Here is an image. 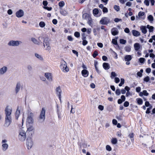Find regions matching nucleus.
I'll use <instances>...</instances> for the list:
<instances>
[{"label":"nucleus","instance_id":"603ef678","mask_svg":"<svg viewBox=\"0 0 155 155\" xmlns=\"http://www.w3.org/2000/svg\"><path fill=\"white\" fill-rule=\"evenodd\" d=\"M98 54L97 52L96 51H95L94 52L92 56L94 58H95Z\"/></svg>","mask_w":155,"mask_h":155},{"label":"nucleus","instance_id":"7ed1b4c3","mask_svg":"<svg viewBox=\"0 0 155 155\" xmlns=\"http://www.w3.org/2000/svg\"><path fill=\"white\" fill-rule=\"evenodd\" d=\"M22 43V42L20 41L11 40L8 43V45L10 46L17 47Z\"/></svg>","mask_w":155,"mask_h":155},{"label":"nucleus","instance_id":"5fc2aeb1","mask_svg":"<svg viewBox=\"0 0 155 155\" xmlns=\"http://www.w3.org/2000/svg\"><path fill=\"white\" fill-rule=\"evenodd\" d=\"M83 45L84 46L86 45L87 44V40H85V39H83Z\"/></svg>","mask_w":155,"mask_h":155},{"label":"nucleus","instance_id":"393cba45","mask_svg":"<svg viewBox=\"0 0 155 155\" xmlns=\"http://www.w3.org/2000/svg\"><path fill=\"white\" fill-rule=\"evenodd\" d=\"M103 66L104 69L105 70H107L110 68V66L109 64L107 63H104L103 64Z\"/></svg>","mask_w":155,"mask_h":155},{"label":"nucleus","instance_id":"4468645a","mask_svg":"<svg viewBox=\"0 0 155 155\" xmlns=\"http://www.w3.org/2000/svg\"><path fill=\"white\" fill-rule=\"evenodd\" d=\"M55 90L56 94L58 96L59 98L60 99V100H61V94L62 92L61 90V87L60 86L57 87L56 88Z\"/></svg>","mask_w":155,"mask_h":155},{"label":"nucleus","instance_id":"cd10ccee","mask_svg":"<svg viewBox=\"0 0 155 155\" xmlns=\"http://www.w3.org/2000/svg\"><path fill=\"white\" fill-rule=\"evenodd\" d=\"M132 57L130 55H126L124 57V60L125 61H129L132 59Z\"/></svg>","mask_w":155,"mask_h":155},{"label":"nucleus","instance_id":"a18cd8bd","mask_svg":"<svg viewBox=\"0 0 155 155\" xmlns=\"http://www.w3.org/2000/svg\"><path fill=\"white\" fill-rule=\"evenodd\" d=\"M116 76V73L114 72H112L111 73L110 77L111 78H113L114 77Z\"/></svg>","mask_w":155,"mask_h":155},{"label":"nucleus","instance_id":"9b49d317","mask_svg":"<svg viewBox=\"0 0 155 155\" xmlns=\"http://www.w3.org/2000/svg\"><path fill=\"white\" fill-rule=\"evenodd\" d=\"M45 76L49 81L51 82L53 81L52 74L49 72H46L45 73Z\"/></svg>","mask_w":155,"mask_h":155},{"label":"nucleus","instance_id":"e2e57ef3","mask_svg":"<svg viewBox=\"0 0 155 155\" xmlns=\"http://www.w3.org/2000/svg\"><path fill=\"white\" fill-rule=\"evenodd\" d=\"M143 95L146 96H147L149 94L147 92V91L146 90H144L143 91Z\"/></svg>","mask_w":155,"mask_h":155},{"label":"nucleus","instance_id":"4d7b16f0","mask_svg":"<svg viewBox=\"0 0 155 155\" xmlns=\"http://www.w3.org/2000/svg\"><path fill=\"white\" fill-rule=\"evenodd\" d=\"M152 107L151 106L150 107L148 108L147 109V110L146 111V114H149L150 113V110L152 108Z\"/></svg>","mask_w":155,"mask_h":155},{"label":"nucleus","instance_id":"5701e85b","mask_svg":"<svg viewBox=\"0 0 155 155\" xmlns=\"http://www.w3.org/2000/svg\"><path fill=\"white\" fill-rule=\"evenodd\" d=\"M140 29L141 31V32L144 34H146L147 31L146 27L145 26H141L140 27Z\"/></svg>","mask_w":155,"mask_h":155},{"label":"nucleus","instance_id":"37998d69","mask_svg":"<svg viewBox=\"0 0 155 155\" xmlns=\"http://www.w3.org/2000/svg\"><path fill=\"white\" fill-rule=\"evenodd\" d=\"M127 42L126 40L124 39H120V44H125Z\"/></svg>","mask_w":155,"mask_h":155},{"label":"nucleus","instance_id":"f704fd0d","mask_svg":"<svg viewBox=\"0 0 155 155\" xmlns=\"http://www.w3.org/2000/svg\"><path fill=\"white\" fill-rule=\"evenodd\" d=\"M148 20L152 22L153 20V17L151 15H149L147 17Z\"/></svg>","mask_w":155,"mask_h":155},{"label":"nucleus","instance_id":"20e7f679","mask_svg":"<svg viewBox=\"0 0 155 155\" xmlns=\"http://www.w3.org/2000/svg\"><path fill=\"white\" fill-rule=\"evenodd\" d=\"M34 116V114L31 112H29L28 114V117L26 120V124H33V117Z\"/></svg>","mask_w":155,"mask_h":155},{"label":"nucleus","instance_id":"ea45409f","mask_svg":"<svg viewBox=\"0 0 155 155\" xmlns=\"http://www.w3.org/2000/svg\"><path fill=\"white\" fill-rule=\"evenodd\" d=\"M15 117L16 119H18L19 114H20V111L19 110H18V109L15 112Z\"/></svg>","mask_w":155,"mask_h":155},{"label":"nucleus","instance_id":"0e129e2a","mask_svg":"<svg viewBox=\"0 0 155 155\" xmlns=\"http://www.w3.org/2000/svg\"><path fill=\"white\" fill-rule=\"evenodd\" d=\"M124 32L127 33H129L130 32L129 29L127 28H126L124 30Z\"/></svg>","mask_w":155,"mask_h":155},{"label":"nucleus","instance_id":"052dcab7","mask_svg":"<svg viewBox=\"0 0 155 155\" xmlns=\"http://www.w3.org/2000/svg\"><path fill=\"white\" fill-rule=\"evenodd\" d=\"M43 38L42 37L40 36L38 38V40L39 42V45L42 43L41 40H42Z\"/></svg>","mask_w":155,"mask_h":155},{"label":"nucleus","instance_id":"39448f33","mask_svg":"<svg viewBox=\"0 0 155 155\" xmlns=\"http://www.w3.org/2000/svg\"><path fill=\"white\" fill-rule=\"evenodd\" d=\"M100 23L102 25H107L110 22V19L107 17L102 18L99 21Z\"/></svg>","mask_w":155,"mask_h":155},{"label":"nucleus","instance_id":"72a5a7b5","mask_svg":"<svg viewBox=\"0 0 155 155\" xmlns=\"http://www.w3.org/2000/svg\"><path fill=\"white\" fill-rule=\"evenodd\" d=\"M35 56L38 59L40 60H43V58L41 55L37 54L35 53Z\"/></svg>","mask_w":155,"mask_h":155},{"label":"nucleus","instance_id":"2f4dec72","mask_svg":"<svg viewBox=\"0 0 155 155\" xmlns=\"http://www.w3.org/2000/svg\"><path fill=\"white\" fill-rule=\"evenodd\" d=\"M31 41L35 44L39 45V41H38L36 38H32L31 39Z\"/></svg>","mask_w":155,"mask_h":155},{"label":"nucleus","instance_id":"473e14b6","mask_svg":"<svg viewBox=\"0 0 155 155\" xmlns=\"http://www.w3.org/2000/svg\"><path fill=\"white\" fill-rule=\"evenodd\" d=\"M137 101V104L139 105H141L143 104V101L142 99L140 98H137L136 99Z\"/></svg>","mask_w":155,"mask_h":155},{"label":"nucleus","instance_id":"de8ad7c7","mask_svg":"<svg viewBox=\"0 0 155 155\" xmlns=\"http://www.w3.org/2000/svg\"><path fill=\"white\" fill-rule=\"evenodd\" d=\"M106 149L108 151H110L112 150L111 147L109 145H107L106 146Z\"/></svg>","mask_w":155,"mask_h":155},{"label":"nucleus","instance_id":"bf43d9fd","mask_svg":"<svg viewBox=\"0 0 155 155\" xmlns=\"http://www.w3.org/2000/svg\"><path fill=\"white\" fill-rule=\"evenodd\" d=\"M114 21L116 22H118L119 21H122L121 19H119L117 18H116L114 19Z\"/></svg>","mask_w":155,"mask_h":155},{"label":"nucleus","instance_id":"58836bf2","mask_svg":"<svg viewBox=\"0 0 155 155\" xmlns=\"http://www.w3.org/2000/svg\"><path fill=\"white\" fill-rule=\"evenodd\" d=\"M39 25L41 27L43 28L45 26V24L44 21H41L39 23Z\"/></svg>","mask_w":155,"mask_h":155},{"label":"nucleus","instance_id":"864d4df0","mask_svg":"<svg viewBox=\"0 0 155 155\" xmlns=\"http://www.w3.org/2000/svg\"><path fill=\"white\" fill-rule=\"evenodd\" d=\"M102 11L104 13H107L108 12V10L107 8L104 7L103 8Z\"/></svg>","mask_w":155,"mask_h":155},{"label":"nucleus","instance_id":"69168bd1","mask_svg":"<svg viewBox=\"0 0 155 155\" xmlns=\"http://www.w3.org/2000/svg\"><path fill=\"white\" fill-rule=\"evenodd\" d=\"M43 8L44 9H47L48 11H51L52 10V8L51 7H45V6Z\"/></svg>","mask_w":155,"mask_h":155},{"label":"nucleus","instance_id":"8fccbe9b","mask_svg":"<svg viewBox=\"0 0 155 155\" xmlns=\"http://www.w3.org/2000/svg\"><path fill=\"white\" fill-rule=\"evenodd\" d=\"M150 80V78L149 76H147L143 79V81L146 82H148Z\"/></svg>","mask_w":155,"mask_h":155},{"label":"nucleus","instance_id":"412c9836","mask_svg":"<svg viewBox=\"0 0 155 155\" xmlns=\"http://www.w3.org/2000/svg\"><path fill=\"white\" fill-rule=\"evenodd\" d=\"M26 125L27 127V132L33 131L34 128L32 126H30L29 124H26Z\"/></svg>","mask_w":155,"mask_h":155},{"label":"nucleus","instance_id":"f257e3e1","mask_svg":"<svg viewBox=\"0 0 155 155\" xmlns=\"http://www.w3.org/2000/svg\"><path fill=\"white\" fill-rule=\"evenodd\" d=\"M60 67L64 72H68L69 71V68L67 66L66 62L64 60L61 61Z\"/></svg>","mask_w":155,"mask_h":155},{"label":"nucleus","instance_id":"9d476101","mask_svg":"<svg viewBox=\"0 0 155 155\" xmlns=\"http://www.w3.org/2000/svg\"><path fill=\"white\" fill-rule=\"evenodd\" d=\"M5 126L6 127H8L12 122L11 117H5Z\"/></svg>","mask_w":155,"mask_h":155},{"label":"nucleus","instance_id":"aec40b11","mask_svg":"<svg viewBox=\"0 0 155 155\" xmlns=\"http://www.w3.org/2000/svg\"><path fill=\"white\" fill-rule=\"evenodd\" d=\"M81 74L83 76L85 77H87L88 75L89 72L87 70L84 69L82 70Z\"/></svg>","mask_w":155,"mask_h":155},{"label":"nucleus","instance_id":"6e6d98bb","mask_svg":"<svg viewBox=\"0 0 155 155\" xmlns=\"http://www.w3.org/2000/svg\"><path fill=\"white\" fill-rule=\"evenodd\" d=\"M129 102L127 101H126L124 103V107H127L129 106Z\"/></svg>","mask_w":155,"mask_h":155},{"label":"nucleus","instance_id":"423d86ee","mask_svg":"<svg viewBox=\"0 0 155 155\" xmlns=\"http://www.w3.org/2000/svg\"><path fill=\"white\" fill-rule=\"evenodd\" d=\"M45 110L44 108H43L40 112V114L39 116V118L41 122L44 121L45 118Z\"/></svg>","mask_w":155,"mask_h":155},{"label":"nucleus","instance_id":"b1692460","mask_svg":"<svg viewBox=\"0 0 155 155\" xmlns=\"http://www.w3.org/2000/svg\"><path fill=\"white\" fill-rule=\"evenodd\" d=\"M132 32L133 35L136 37H138L140 35V32L135 30H133Z\"/></svg>","mask_w":155,"mask_h":155},{"label":"nucleus","instance_id":"c03bdc74","mask_svg":"<svg viewBox=\"0 0 155 155\" xmlns=\"http://www.w3.org/2000/svg\"><path fill=\"white\" fill-rule=\"evenodd\" d=\"M74 35L75 37L78 38L80 36V34L79 32L76 31L74 33Z\"/></svg>","mask_w":155,"mask_h":155},{"label":"nucleus","instance_id":"dca6fc26","mask_svg":"<svg viewBox=\"0 0 155 155\" xmlns=\"http://www.w3.org/2000/svg\"><path fill=\"white\" fill-rule=\"evenodd\" d=\"M7 70V68L6 66H4L0 68V75H2L6 73Z\"/></svg>","mask_w":155,"mask_h":155},{"label":"nucleus","instance_id":"0eeeda50","mask_svg":"<svg viewBox=\"0 0 155 155\" xmlns=\"http://www.w3.org/2000/svg\"><path fill=\"white\" fill-rule=\"evenodd\" d=\"M5 117H11V114L12 112V108L9 106H7L5 110Z\"/></svg>","mask_w":155,"mask_h":155},{"label":"nucleus","instance_id":"a19ab883","mask_svg":"<svg viewBox=\"0 0 155 155\" xmlns=\"http://www.w3.org/2000/svg\"><path fill=\"white\" fill-rule=\"evenodd\" d=\"M112 42L113 44L118 46L117 40L114 39H112Z\"/></svg>","mask_w":155,"mask_h":155},{"label":"nucleus","instance_id":"338daca9","mask_svg":"<svg viewBox=\"0 0 155 155\" xmlns=\"http://www.w3.org/2000/svg\"><path fill=\"white\" fill-rule=\"evenodd\" d=\"M52 22L54 24L56 25L58 21L56 19H54L52 20Z\"/></svg>","mask_w":155,"mask_h":155},{"label":"nucleus","instance_id":"ddd939ff","mask_svg":"<svg viewBox=\"0 0 155 155\" xmlns=\"http://www.w3.org/2000/svg\"><path fill=\"white\" fill-rule=\"evenodd\" d=\"M24 15V12L22 10L20 9L15 13V15L18 18L22 17Z\"/></svg>","mask_w":155,"mask_h":155},{"label":"nucleus","instance_id":"49530a36","mask_svg":"<svg viewBox=\"0 0 155 155\" xmlns=\"http://www.w3.org/2000/svg\"><path fill=\"white\" fill-rule=\"evenodd\" d=\"M114 9L117 12L119 11L120 10L119 7L117 5H115L114 6Z\"/></svg>","mask_w":155,"mask_h":155},{"label":"nucleus","instance_id":"7c9ffc66","mask_svg":"<svg viewBox=\"0 0 155 155\" xmlns=\"http://www.w3.org/2000/svg\"><path fill=\"white\" fill-rule=\"evenodd\" d=\"M87 23L90 26H92L93 25V20L91 17L87 19Z\"/></svg>","mask_w":155,"mask_h":155},{"label":"nucleus","instance_id":"6e6552de","mask_svg":"<svg viewBox=\"0 0 155 155\" xmlns=\"http://www.w3.org/2000/svg\"><path fill=\"white\" fill-rule=\"evenodd\" d=\"M18 138L20 140L24 141L26 138V134L24 131L21 130L20 131L18 136Z\"/></svg>","mask_w":155,"mask_h":155},{"label":"nucleus","instance_id":"a211bd4d","mask_svg":"<svg viewBox=\"0 0 155 155\" xmlns=\"http://www.w3.org/2000/svg\"><path fill=\"white\" fill-rule=\"evenodd\" d=\"M126 98L125 96L124 95H121V99H118L117 103L118 104H121L125 100Z\"/></svg>","mask_w":155,"mask_h":155},{"label":"nucleus","instance_id":"13d9d810","mask_svg":"<svg viewBox=\"0 0 155 155\" xmlns=\"http://www.w3.org/2000/svg\"><path fill=\"white\" fill-rule=\"evenodd\" d=\"M144 3L147 6H148L149 5V2L148 0H145L144 2Z\"/></svg>","mask_w":155,"mask_h":155},{"label":"nucleus","instance_id":"79ce46f5","mask_svg":"<svg viewBox=\"0 0 155 155\" xmlns=\"http://www.w3.org/2000/svg\"><path fill=\"white\" fill-rule=\"evenodd\" d=\"M120 80V82L119 84V86L120 87L121 86L124 84V79L121 78Z\"/></svg>","mask_w":155,"mask_h":155},{"label":"nucleus","instance_id":"a878e982","mask_svg":"<svg viewBox=\"0 0 155 155\" xmlns=\"http://www.w3.org/2000/svg\"><path fill=\"white\" fill-rule=\"evenodd\" d=\"M99 10L97 8H94L93 10V13L94 15L96 17H98L100 16V15L98 16L97 15L99 13Z\"/></svg>","mask_w":155,"mask_h":155},{"label":"nucleus","instance_id":"774afa93","mask_svg":"<svg viewBox=\"0 0 155 155\" xmlns=\"http://www.w3.org/2000/svg\"><path fill=\"white\" fill-rule=\"evenodd\" d=\"M151 69L150 68H147L146 70V71L147 73H149L151 72Z\"/></svg>","mask_w":155,"mask_h":155},{"label":"nucleus","instance_id":"f3484780","mask_svg":"<svg viewBox=\"0 0 155 155\" xmlns=\"http://www.w3.org/2000/svg\"><path fill=\"white\" fill-rule=\"evenodd\" d=\"M138 16L139 18L142 19H144L145 18V15L144 12H140L138 14Z\"/></svg>","mask_w":155,"mask_h":155},{"label":"nucleus","instance_id":"680f3d73","mask_svg":"<svg viewBox=\"0 0 155 155\" xmlns=\"http://www.w3.org/2000/svg\"><path fill=\"white\" fill-rule=\"evenodd\" d=\"M98 108L101 110H104V107L101 105H99L98 107Z\"/></svg>","mask_w":155,"mask_h":155},{"label":"nucleus","instance_id":"f03ea898","mask_svg":"<svg viewBox=\"0 0 155 155\" xmlns=\"http://www.w3.org/2000/svg\"><path fill=\"white\" fill-rule=\"evenodd\" d=\"M43 45L44 47L45 48L46 50L48 51L50 50L51 47L48 38H44Z\"/></svg>","mask_w":155,"mask_h":155},{"label":"nucleus","instance_id":"6ab92c4d","mask_svg":"<svg viewBox=\"0 0 155 155\" xmlns=\"http://www.w3.org/2000/svg\"><path fill=\"white\" fill-rule=\"evenodd\" d=\"M61 14L64 16H66L68 15V12L64 9H61L60 10Z\"/></svg>","mask_w":155,"mask_h":155},{"label":"nucleus","instance_id":"3c124183","mask_svg":"<svg viewBox=\"0 0 155 155\" xmlns=\"http://www.w3.org/2000/svg\"><path fill=\"white\" fill-rule=\"evenodd\" d=\"M139 61L141 63H143L145 61V59L144 58H141L139 59Z\"/></svg>","mask_w":155,"mask_h":155},{"label":"nucleus","instance_id":"c85d7f7f","mask_svg":"<svg viewBox=\"0 0 155 155\" xmlns=\"http://www.w3.org/2000/svg\"><path fill=\"white\" fill-rule=\"evenodd\" d=\"M2 149L3 151H5L7 149L8 147V145L7 143H3L2 145Z\"/></svg>","mask_w":155,"mask_h":155},{"label":"nucleus","instance_id":"bb28decb","mask_svg":"<svg viewBox=\"0 0 155 155\" xmlns=\"http://www.w3.org/2000/svg\"><path fill=\"white\" fill-rule=\"evenodd\" d=\"M91 17L90 15L87 13H84L82 15V18L84 19L87 20Z\"/></svg>","mask_w":155,"mask_h":155},{"label":"nucleus","instance_id":"2eb2a0df","mask_svg":"<svg viewBox=\"0 0 155 155\" xmlns=\"http://www.w3.org/2000/svg\"><path fill=\"white\" fill-rule=\"evenodd\" d=\"M111 32L112 34L114 35L115 36L118 34L119 31L116 28H113L111 29Z\"/></svg>","mask_w":155,"mask_h":155},{"label":"nucleus","instance_id":"c756f323","mask_svg":"<svg viewBox=\"0 0 155 155\" xmlns=\"http://www.w3.org/2000/svg\"><path fill=\"white\" fill-rule=\"evenodd\" d=\"M147 28L149 29V32H152L153 31L154 27L153 26H150L149 25H147Z\"/></svg>","mask_w":155,"mask_h":155},{"label":"nucleus","instance_id":"e433bc0d","mask_svg":"<svg viewBox=\"0 0 155 155\" xmlns=\"http://www.w3.org/2000/svg\"><path fill=\"white\" fill-rule=\"evenodd\" d=\"M65 5V3L63 1H61L58 3V5L60 8L63 7Z\"/></svg>","mask_w":155,"mask_h":155},{"label":"nucleus","instance_id":"f8f14e48","mask_svg":"<svg viewBox=\"0 0 155 155\" xmlns=\"http://www.w3.org/2000/svg\"><path fill=\"white\" fill-rule=\"evenodd\" d=\"M22 87V85L20 82H18L16 84L15 89V92L17 94L21 88Z\"/></svg>","mask_w":155,"mask_h":155},{"label":"nucleus","instance_id":"c9c22d12","mask_svg":"<svg viewBox=\"0 0 155 155\" xmlns=\"http://www.w3.org/2000/svg\"><path fill=\"white\" fill-rule=\"evenodd\" d=\"M124 49L126 51L129 52L131 50V47L130 46H126L124 48Z\"/></svg>","mask_w":155,"mask_h":155},{"label":"nucleus","instance_id":"4be33fe9","mask_svg":"<svg viewBox=\"0 0 155 155\" xmlns=\"http://www.w3.org/2000/svg\"><path fill=\"white\" fill-rule=\"evenodd\" d=\"M134 47L135 50L136 51H137L140 48V45L139 43H136L134 44Z\"/></svg>","mask_w":155,"mask_h":155},{"label":"nucleus","instance_id":"4c0bfd02","mask_svg":"<svg viewBox=\"0 0 155 155\" xmlns=\"http://www.w3.org/2000/svg\"><path fill=\"white\" fill-rule=\"evenodd\" d=\"M117 140L116 138H113L111 140V143L114 144H116L117 143Z\"/></svg>","mask_w":155,"mask_h":155},{"label":"nucleus","instance_id":"1a4fd4ad","mask_svg":"<svg viewBox=\"0 0 155 155\" xmlns=\"http://www.w3.org/2000/svg\"><path fill=\"white\" fill-rule=\"evenodd\" d=\"M26 144L28 149H30L31 148L33 145V142L31 138L30 137L27 139Z\"/></svg>","mask_w":155,"mask_h":155},{"label":"nucleus","instance_id":"09e8293b","mask_svg":"<svg viewBox=\"0 0 155 155\" xmlns=\"http://www.w3.org/2000/svg\"><path fill=\"white\" fill-rule=\"evenodd\" d=\"M116 94L118 95H119L120 94V90L119 89H117L115 91Z\"/></svg>","mask_w":155,"mask_h":155}]
</instances>
